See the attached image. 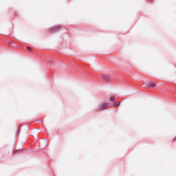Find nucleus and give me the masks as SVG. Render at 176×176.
I'll return each mask as SVG.
<instances>
[{
	"mask_svg": "<svg viewBox=\"0 0 176 176\" xmlns=\"http://www.w3.org/2000/svg\"><path fill=\"white\" fill-rule=\"evenodd\" d=\"M119 105H120V102L117 101L114 103V107H119Z\"/></svg>",
	"mask_w": 176,
	"mask_h": 176,
	"instance_id": "nucleus-4",
	"label": "nucleus"
},
{
	"mask_svg": "<svg viewBox=\"0 0 176 176\" xmlns=\"http://www.w3.org/2000/svg\"><path fill=\"white\" fill-rule=\"evenodd\" d=\"M108 105H109V103H102L100 106H99V109H100V111H102V109H107V107H108Z\"/></svg>",
	"mask_w": 176,
	"mask_h": 176,
	"instance_id": "nucleus-1",
	"label": "nucleus"
},
{
	"mask_svg": "<svg viewBox=\"0 0 176 176\" xmlns=\"http://www.w3.org/2000/svg\"><path fill=\"white\" fill-rule=\"evenodd\" d=\"M60 27L59 25H56L52 28H51V31L52 32H54V31H58V30H60Z\"/></svg>",
	"mask_w": 176,
	"mask_h": 176,
	"instance_id": "nucleus-2",
	"label": "nucleus"
},
{
	"mask_svg": "<svg viewBox=\"0 0 176 176\" xmlns=\"http://www.w3.org/2000/svg\"><path fill=\"white\" fill-rule=\"evenodd\" d=\"M109 100L110 101H115V96H111Z\"/></svg>",
	"mask_w": 176,
	"mask_h": 176,
	"instance_id": "nucleus-6",
	"label": "nucleus"
},
{
	"mask_svg": "<svg viewBox=\"0 0 176 176\" xmlns=\"http://www.w3.org/2000/svg\"><path fill=\"white\" fill-rule=\"evenodd\" d=\"M109 78V76H102V79H108Z\"/></svg>",
	"mask_w": 176,
	"mask_h": 176,
	"instance_id": "nucleus-5",
	"label": "nucleus"
},
{
	"mask_svg": "<svg viewBox=\"0 0 176 176\" xmlns=\"http://www.w3.org/2000/svg\"><path fill=\"white\" fill-rule=\"evenodd\" d=\"M149 87H156V84L154 82H151L148 84Z\"/></svg>",
	"mask_w": 176,
	"mask_h": 176,
	"instance_id": "nucleus-3",
	"label": "nucleus"
},
{
	"mask_svg": "<svg viewBox=\"0 0 176 176\" xmlns=\"http://www.w3.org/2000/svg\"><path fill=\"white\" fill-rule=\"evenodd\" d=\"M26 49H27V50H28L29 52H31V50H32L31 49V47H26Z\"/></svg>",
	"mask_w": 176,
	"mask_h": 176,
	"instance_id": "nucleus-7",
	"label": "nucleus"
}]
</instances>
